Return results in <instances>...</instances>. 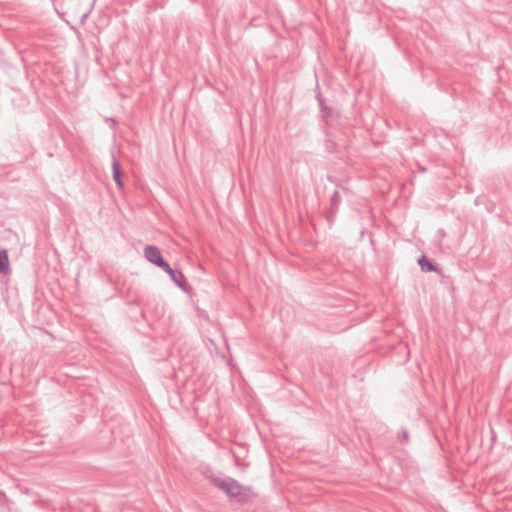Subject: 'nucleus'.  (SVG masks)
Listing matches in <instances>:
<instances>
[{"instance_id":"f257e3e1","label":"nucleus","mask_w":512,"mask_h":512,"mask_svg":"<svg viewBox=\"0 0 512 512\" xmlns=\"http://www.w3.org/2000/svg\"><path fill=\"white\" fill-rule=\"evenodd\" d=\"M212 483L224 491L229 498L240 502L247 501L252 494L250 487L243 486L237 480L230 477L226 479L212 478Z\"/></svg>"},{"instance_id":"f03ea898","label":"nucleus","mask_w":512,"mask_h":512,"mask_svg":"<svg viewBox=\"0 0 512 512\" xmlns=\"http://www.w3.org/2000/svg\"><path fill=\"white\" fill-rule=\"evenodd\" d=\"M144 256L150 263L163 269H169V264L163 259L161 251L154 245H146L144 248Z\"/></svg>"},{"instance_id":"7ed1b4c3","label":"nucleus","mask_w":512,"mask_h":512,"mask_svg":"<svg viewBox=\"0 0 512 512\" xmlns=\"http://www.w3.org/2000/svg\"><path fill=\"white\" fill-rule=\"evenodd\" d=\"M167 274H169L171 280L183 291H187L190 286L188 285L184 274L181 271H177L171 268L169 265V269H163Z\"/></svg>"},{"instance_id":"20e7f679","label":"nucleus","mask_w":512,"mask_h":512,"mask_svg":"<svg viewBox=\"0 0 512 512\" xmlns=\"http://www.w3.org/2000/svg\"><path fill=\"white\" fill-rule=\"evenodd\" d=\"M341 201H342V198H341L339 191L335 190L331 196L330 208L327 212V218L329 221H331L333 219V217L335 216Z\"/></svg>"},{"instance_id":"39448f33","label":"nucleus","mask_w":512,"mask_h":512,"mask_svg":"<svg viewBox=\"0 0 512 512\" xmlns=\"http://www.w3.org/2000/svg\"><path fill=\"white\" fill-rule=\"evenodd\" d=\"M418 264H419L421 270L424 271V272H437V273L441 272V269L438 267V265L433 263L426 256H422L418 260Z\"/></svg>"},{"instance_id":"423d86ee","label":"nucleus","mask_w":512,"mask_h":512,"mask_svg":"<svg viewBox=\"0 0 512 512\" xmlns=\"http://www.w3.org/2000/svg\"><path fill=\"white\" fill-rule=\"evenodd\" d=\"M0 273L9 275L11 273L8 253L6 250H0Z\"/></svg>"},{"instance_id":"0eeeda50","label":"nucleus","mask_w":512,"mask_h":512,"mask_svg":"<svg viewBox=\"0 0 512 512\" xmlns=\"http://www.w3.org/2000/svg\"><path fill=\"white\" fill-rule=\"evenodd\" d=\"M112 171H113V178H114L116 184L119 187H123L124 184L121 180L120 164H119L117 158L115 157V155H112Z\"/></svg>"},{"instance_id":"6e6552de","label":"nucleus","mask_w":512,"mask_h":512,"mask_svg":"<svg viewBox=\"0 0 512 512\" xmlns=\"http://www.w3.org/2000/svg\"><path fill=\"white\" fill-rule=\"evenodd\" d=\"M399 441L402 443H407L409 441V433L406 429H401L398 435Z\"/></svg>"},{"instance_id":"1a4fd4ad","label":"nucleus","mask_w":512,"mask_h":512,"mask_svg":"<svg viewBox=\"0 0 512 512\" xmlns=\"http://www.w3.org/2000/svg\"><path fill=\"white\" fill-rule=\"evenodd\" d=\"M316 98L322 111H331L330 108L324 105V99L320 93L317 94Z\"/></svg>"},{"instance_id":"9d476101","label":"nucleus","mask_w":512,"mask_h":512,"mask_svg":"<svg viewBox=\"0 0 512 512\" xmlns=\"http://www.w3.org/2000/svg\"><path fill=\"white\" fill-rule=\"evenodd\" d=\"M235 458L236 465H239V458L235 455V452H232Z\"/></svg>"},{"instance_id":"9b49d317","label":"nucleus","mask_w":512,"mask_h":512,"mask_svg":"<svg viewBox=\"0 0 512 512\" xmlns=\"http://www.w3.org/2000/svg\"><path fill=\"white\" fill-rule=\"evenodd\" d=\"M239 447H241L243 449H246V445L245 444H240Z\"/></svg>"},{"instance_id":"f8f14e48","label":"nucleus","mask_w":512,"mask_h":512,"mask_svg":"<svg viewBox=\"0 0 512 512\" xmlns=\"http://www.w3.org/2000/svg\"><path fill=\"white\" fill-rule=\"evenodd\" d=\"M0 497L5 498V494H3V493H1V492H0Z\"/></svg>"}]
</instances>
